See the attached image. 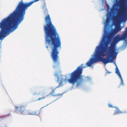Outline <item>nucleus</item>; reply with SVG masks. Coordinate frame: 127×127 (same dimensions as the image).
I'll list each match as a JSON object with an SVG mask.
<instances>
[{
	"instance_id": "obj_11",
	"label": "nucleus",
	"mask_w": 127,
	"mask_h": 127,
	"mask_svg": "<svg viewBox=\"0 0 127 127\" xmlns=\"http://www.w3.org/2000/svg\"><path fill=\"white\" fill-rule=\"evenodd\" d=\"M111 17L109 16L108 17H107L106 22L107 23H108L109 22V21L111 20Z\"/></svg>"
},
{
	"instance_id": "obj_2",
	"label": "nucleus",
	"mask_w": 127,
	"mask_h": 127,
	"mask_svg": "<svg viewBox=\"0 0 127 127\" xmlns=\"http://www.w3.org/2000/svg\"><path fill=\"white\" fill-rule=\"evenodd\" d=\"M46 25L44 26L45 35V43L50 46L51 50V56L54 63L58 66L60 64L59 60V48H61L60 38L56 29L52 24L49 14L45 18Z\"/></svg>"
},
{
	"instance_id": "obj_7",
	"label": "nucleus",
	"mask_w": 127,
	"mask_h": 127,
	"mask_svg": "<svg viewBox=\"0 0 127 127\" xmlns=\"http://www.w3.org/2000/svg\"><path fill=\"white\" fill-rule=\"evenodd\" d=\"M116 68L115 69V73L118 75L121 80V84H123V81L121 76L116 64L115 65Z\"/></svg>"
},
{
	"instance_id": "obj_13",
	"label": "nucleus",
	"mask_w": 127,
	"mask_h": 127,
	"mask_svg": "<svg viewBox=\"0 0 127 127\" xmlns=\"http://www.w3.org/2000/svg\"><path fill=\"white\" fill-rule=\"evenodd\" d=\"M46 48L48 50H49V47L48 46H46Z\"/></svg>"
},
{
	"instance_id": "obj_3",
	"label": "nucleus",
	"mask_w": 127,
	"mask_h": 127,
	"mask_svg": "<svg viewBox=\"0 0 127 127\" xmlns=\"http://www.w3.org/2000/svg\"><path fill=\"white\" fill-rule=\"evenodd\" d=\"M84 64H82L80 66H78L75 71L71 73L70 78L68 79H63V76L61 75L59 76H57V75H55L57 77V81L60 82L59 85L53 90L52 92L50 94V95L54 96H62L63 94H56L55 91L56 89L60 87H62L63 85L61 84L64 82H68L70 84L74 85L76 83V86L78 87L80 86L82 83L83 81V79H81L82 77V74L83 70V68L86 67V65L84 66Z\"/></svg>"
},
{
	"instance_id": "obj_15",
	"label": "nucleus",
	"mask_w": 127,
	"mask_h": 127,
	"mask_svg": "<svg viewBox=\"0 0 127 127\" xmlns=\"http://www.w3.org/2000/svg\"><path fill=\"white\" fill-rule=\"evenodd\" d=\"M38 112H39V111H38Z\"/></svg>"
},
{
	"instance_id": "obj_9",
	"label": "nucleus",
	"mask_w": 127,
	"mask_h": 127,
	"mask_svg": "<svg viewBox=\"0 0 127 127\" xmlns=\"http://www.w3.org/2000/svg\"><path fill=\"white\" fill-rule=\"evenodd\" d=\"M43 8L44 10V14L45 15H47L48 13V11L46 8V5H44L43 6Z\"/></svg>"
},
{
	"instance_id": "obj_8",
	"label": "nucleus",
	"mask_w": 127,
	"mask_h": 127,
	"mask_svg": "<svg viewBox=\"0 0 127 127\" xmlns=\"http://www.w3.org/2000/svg\"><path fill=\"white\" fill-rule=\"evenodd\" d=\"M36 115V112L31 110H27L26 115Z\"/></svg>"
},
{
	"instance_id": "obj_12",
	"label": "nucleus",
	"mask_w": 127,
	"mask_h": 127,
	"mask_svg": "<svg viewBox=\"0 0 127 127\" xmlns=\"http://www.w3.org/2000/svg\"><path fill=\"white\" fill-rule=\"evenodd\" d=\"M108 107H113L112 106V105H111V104H109L108 105Z\"/></svg>"
},
{
	"instance_id": "obj_6",
	"label": "nucleus",
	"mask_w": 127,
	"mask_h": 127,
	"mask_svg": "<svg viewBox=\"0 0 127 127\" xmlns=\"http://www.w3.org/2000/svg\"><path fill=\"white\" fill-rule=\"evenodd\" d=\"M33 95H34L35 97L38 98L35 101H40L45 98V97L48 96V95L46 94L45 93L40 92L38 94L34 93Z\"/></svg>"
},
{
	"instance_id": "obj_10",
	"label": "nucleus",
	"mask_w": 127,
	"mask_h": 127,
	"mask_svg": "<svg viewBox=\"0 0 127 127\" xmlns=\"http://www.w3.org/2000/svg\"><path fill=\"white\" fill-rule=\"evenodd\" d=\"M115 107L116 108V109L115 111L114 114H119L121 113V112L120 111V110L117 107Z\"/></svg>"
},
{
	"instance_id": "obj_4",
	"label": "nucleus",
	"mask_w": 127,
	"mask_h": 127,
	"mask_svg": "<svg viewBox=\"0 0 127 127\" xmlns=\"http://www.w3.org/2000/svg\"><path fill=\"white\" fill-rule=\"evenodd\" d=\"M117 4L119 8L118 10L116 15L113 18V23L116 27L115 30L112 32L114 35L121 29V28L117 26L127 20V0H119Z\"/></svg>"
},
{
	"instance_id": "obj_14",
	"label": "nucleus",
	"mask_w": 127,
	"mask_h": 127,
	"mask_svg": "<svg viewBox=\"0 0 127 127\" xmlns=\"http://www.w3.org/2000/svg\"><path fill=\"white\" fill-rule=\"evenodd\" d=\"M10 114H8V115L9 116V115H10Z\"/></svg>"
},
{
	"instance_id": "obj_5",
	"label": "nucleus",
	"mask_w": 127,
	"mask_h": 127,
	"mask_svg": "<svg viewBox=\"0 0 127 127\" xmlns=\"http://www.w3.org/2000/svg\"><path fill=\"white\" fill-rule=\"evenodd\" d=\"M26 107L25 106L15 107V111L18 113L25 115L26 112Z\"/></svg>"
},
{
	"instance_id": "obj_1",
	"label": "nucleus",
	"mask_w": 127,
	"mask_h": 127,
	"mask_svg": "<svg viewBox=\"0 0 127 127\" xmlns=\"http://www.w3.org/2000/svg\"><path fill=\"white\" fill-rule=\"evenodd\" d=\"M107 31L105 32L102 40L100 44L97 46L95 58H92L86 64V67H90L94 63L101 62L106 65L107 63L113 62V57L116 56L118 53L116 52V45L121 40H125L127 42V27L121 36L117 34L113 38L110 46L107 50L108 45L110 42L109 40H106Z\"/></svg>"
}]
</instances>
